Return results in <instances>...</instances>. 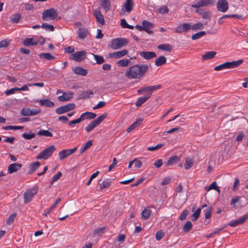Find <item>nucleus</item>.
I'll list each match as a JSON object with an SVG mask.
<instances>
[{
    "label": "nucleus",
    "mask_w": 248,
    "mask_h": 248,
    "mask_svg": "<svg viewBox=\"0 0 248 248\" xmlns=\"http://www.w3.org/2000/svg\"><path fill=\"white\" fill-rule=\"evenodd\" d=\"M93 95V92L92 90H89L86 91L82 92L79 94V98L80 99H85L90 98Z\"/></svg>",
    "instance_id": "473e14b6"
},
{
    "label": "nucleus",
    "mask_w": 248,
    "mask_h": 248,
    "mask_svg": "<svg viewBox=\"0 0 248 248\" xmlns=\"http://www.w3.org/2000/svg\"><path fill=\"white\" fill-rule=\"evenodd\" d=\"M112 182V180L110 178L105 179L102 184H100V189L102 190L108 187Z\"/></svg>",
    "instance_id": "2f4dec72"
},
{
    "label": "nucleus",
    "mask_w": 248,
    "mask_h": 248,
    "mask_svg": "<svg viewBox=\"0 0 248 248\" xmlns=\"http://www.w3.org/2000/svg\"><path fill=\"white\" fill-rule=\"evenodd\" d=\"M62 176V173L61 172L59 171L58 173H57L56 174H55L52 178L51 182V185H52L54 182L59 179Z\"/></svg>",
    "instance_id": "680f3d73"
},
{
    "label": "nucleus",
    "mask_w": 248,
    "mask_h": 248,
    "mask_svg": "<svg viewBox=\"0 0 248 248\" xmlns=\"http://www.w3.org/2000/svg\"><path fill=\"white\" fill-rule=\"evenodd\" d=\"M150 93H148L147 94H150V96L151 95L153 92L155 90H157L160 89L161 88V85L157 84L154 86H150Z\"/></svg>",
    "instance_id": "13d9d810"
},
{
    "label": "nucleus",
    "mask_w": 248,
    "mask_h": 248,
    "mask_svg": "<svg viewBox=\"0 0 248 248\" xmlns=\"http://www.w3.org/2000/svg\"><path fill=\"white\" fill-rule=\"evenodd\" d=\"M31 109L30 108H23L20 111V114L22 116H31Z\"/></svg>",
    "instance_id": "6e6d98bb"
},
{
    "label": "nucleus",
    "mask_w": 248,
    "mask_h": 248,
    "mask_svg": "<svg viewBox=\"0 0 248 248\" xmlns=\"http://www.w3.org/2000/svg\"><path fill=\"white\" fill-rule=\"evenodd\" d=\"M70 155L69 151L67 149H64L60 151L59 153L60 160H62Z\"/></svg>",
    "instance_id": "f704fd0d"
},
{
    "label": "nucleus",
    "mask_w": 248,
    "mask_h": 248,
    "mask_svg": "<svg viewBox=\"0 0 248 248\" xmlns=\"http://www.w3.org/2000/svg\"><path fill=\"white\" fill-rule=\"evenodd\" d=\"M192 227V223L190 221H187L183 227V231L186 232H188Z\"/></svg>",
    "instance_id": "8fccbe9b"
},
{
    "label": "nucleus",
    "mask_w": 248,
    "mask_h": 248,
    "mask_svg": "<svg viewBox=\"0 0 248 248\" xmlns=\"http://www.w3.org/2000/svg\"><path fill=\"white\" fill-rule=\"evenodd\" d=\"M21 17V15L19 13H17L13 15V17L11 18V20L13 23H17L19 22Z\"/></svg>",
    "instance_id": "864d4df0"
},
{
    "label": "nucleus",
    "mask_w": 248,
    "mask_h": 248,
    "mask_svg": "<svg viewBox=\"0 0 248 248\" xmlns=\"http://www.w3.org/2000/svg\"><path fill=\"white\" fill-rule=\"evenodd\" d=\"M248 219V213L235 220L236 221L237 224L239 225L243 224L246 221V220Z\"/></svg>",
    "instance_id": "de8ad7c7"
},
{
    "label": "nucleus",
    "mask_w": 248,
    "mask_h": 248,
    "mask_svg": "<svg viewBox=\"0 0 248 248\" xmlns=\"http://www.w3.org/2000/svg\"><path fill=\"white\" fill-rule=\"evenodd\" d=\"M180 160V157H179L176 155H174L173 156L170 157L168 159L167 161L165 162V165L166 166H173L174 164L178 163Z\"/></svg>",
    "instance_id": "aec40b11"
},
{
    "label": "nucleus",
    "mask_w": 248,
    "mask_h": 248,
    "mask_svg": "<svg viewBox=\"0 0 248 248\" xmlns=\"http://www.w3.org/2000/svg\"><path fill=\"white\" fill-rule=\"evenodd\" d=\"M55 150L56 148L54 145H50L39 154L36 158L37 159L46 160L52 155Z\"/></svg>",
    "instance_id": "39448f33"
},
{
    "label": "nucleus",
    "mask_w": 248,
    "mask_h": 248,
    "mask_svg": "<svg viewBox=\"0 0 248 248\" xmlns=\"http://www.w3.org/2000/svg\"><path fill=\"white\" fill-rule=\"evenodd\" d=\"M92 55H93L96 63L101 64L104 62L105 59L103 56L94 54H92Z\"/></svg>",
    "instance_id": "37998d69"
},
{
    "label": "nucleus",
    "mask_w": 248,
    "mask_h": 248,
    "mask_svg": "<svg viewBox=\"0 0 248 248\" xmlns=\"http://www.w3.org/2000/svg\"><path fill=\"white\" fill-rule=\"evenodd\" d=\"M191 29V23H183L177 26L175 29V32L177 33H182L184 32H187Z\"/></svg>",
    "instance_id": "f8f14e48"
},
{
    "label": "nucleus",
    "mask_w": 248,
    "mask_h": 248,
    "mask_svg": "<svg viewBox=\"0 0 248 248\" xmlns=\"http://www.w3.org/2000/svg\"><path fill=\"white\" fill-rule=\"evenodd\" d=\"M127 39L124 38H117L112 40L109 46L113 49H117L125 46L128 43Z\"/></svg>",
    "instance_id": "20e7f679"
},
{
    "label": "nucleus",
    "mask_w": 248,
    "mask_h": 248,
    "mask_svg": "<svg viewBox=\"0 0 248 248\" xmlns=\"http://www.w3.org/2000/svg\"><path fill=\"white\" fill-rule=\"evenodd\" d=\"M39 136H44L46 137H52L53 136L52 134L49 131L46 130L41 129L40 130L37 134Z\"/></svg>",
    "instance_id": "49530a36"
},
{
    "label": "nucleus",
    "mask_w": 248,
    "mask_h": 248,
    "mask_svg": "<svg viewBox=\"0 0 248 248\" xmlns=\"http://www.w3.org/2000/svg\"><path fill=\"white\" fill-rule=\"evenodd\" d=\"M155 11L161 14H165L169 12V9L167 6L164 5L161 6L159 8H158L155 10Z\"/></svg>",
    "instance_id": "c03bdc74"
},
{
    "label": "nucleus",
    "mask_w": 248,
    "mask_h": 248,
    "mask_svg": "<svg viewBox=\"0 0 248 248\" xmlns=\"http://www.w3.org/2000/svg\"><path fill=\"white\" fill-rule=\"evenodd\" d=\"M218 11L224 13L228 9V3L227 0H218L217 3Z\"/></svg>",
    "instance_id": "ddd939ff"
},
{
    "label": "nucleus",
    "mask_w": 248,
    "mask_h": 248,
    "mask_svg": "<svg viewBox=\"0 0 248 248\" xmlns=\"http://www.w3.org/2000/svg\"><path fill=\"white\" fill-rule=\"evenodd\" d=\"M204 28V25L200 22L197 23L193 25H191V29L194 31L202 30Z\"/></svg>",
    "instance_id": "a18cd8bd"
},
{
    "label": "nucleus",
    "mask_w": 248,
    "mask_h": 248,
    "mask_svg": "<svg viewBox=\"0 0 248 248\" xmlns=\"http://www.w3.org/2000/svg\"><path fill=\"white\" fill-rule=\"evenodd\" d=\"M93 145V140H90L87 141L84 146L81 148L79 150L80 154H81L84 152L87 149L91 147Z\"/></svg>",
    "instance_id": "4c0bfd02"
},
{
    "label": "nucleus",
    "mask_w": 248,
    "mask_h": 248,
    "mask_svg": "<svg viewBox=\"0 0 248 248\" xmlns=\"http://www.w3.org/2000/svg\"><path fill=\"white\" fill-rule=\"evenodd\" d=\"M216 54L217 53L214 51H207L204 54L202 55V60L203 61H206L211 59L215 56Z\"/></svg>",
    "instance_id": "bb28decb"
},
{
    "label": "nucleus",
    "mask_w": 248,
    "mask_h": 248,
    "mask_svg": "<svg viewBox=\"0 0 248 248\" xmlns=\"http://www.w3.org/2000/svg\"><path fill=\"white\" fill-rule=\"evenodd\" d=\"M16 91H18V88L15 87L10 90H6L5 92V94L6 95H9L11 94L14 93Z\"/></svg>",
    "instance_id": "774afa93"
},
{
    "label": "nucleus",
    "mask_w": 248,
    "mask_h": 248,
    "mask_svg": "<svg viewBox=\"0 0 248 248\" xmlns=\"http://www.w3.org/2000/svg\"><path fill=\"white\" fill-rule=\"evenodd\" d=\"M206 34L205 31H199L193 34L191 36V39L193 40H195L200 39L202 37L204 36Z\"/></svg>",
    "instance_id": "ea45409f"
},
{
    "label": "nucleus",
    "mask_w": 248,
    "mask_h": 248,
    "mask_svg": "<svg viewBox=\"0 0 248 248\" xmlns=\"http://www.w3.org/2000/svg\"><path fill=\"white\" fill-rule=\"evenodd\" d=\"M36 134L30 131L28 133H24L22 134V137L26 140H31L35 137Z\"/></svg>",
    "instance_id": "a19ab883"
},
{
    "label": "nucleus",
    "mask_w": 248,
    "mask_h": 248,
    "mask_svg": "<svg viewBox=\"0 0 248 248\" xmlns=\"http://www.w3.org/2000/svg\"><path fill=\"white\" fill-rule=\"evenodd\" d=\"M73 72L79 75L86 76L87 74V70L79 66L75 67L73 68Z\"/></svg>",
    "instance_id": "393cba45"
},
{
    "label": "nucleus",
    "mask_w": 248,
    "mask_h": 248,
    "mask_svg": "<svg viewBox=\"0 0 248 248\" xmlns=\"http://www.w3.org/2000/svg\"><path fill=\"white\" fill-rule=\"evenodd\" d=\"M134 7V2L133 0H126L122 5L121 10V15H124L125 12L129 13L132 10Z\"/></svg>",
    "instance_id": "9d476101"
},
{
    "label": "nucleus",
    "mask_w": 248,
    "mask_h": 248,
    "mask_svg": "<svg viewBox=\"0 0 248 248\" xmlns=\"http://www.w3.org/2000/svg\"><path fill=\"white\" fill-rule=\"evenodd\" d=\"M93 13L97 22L101 25H104L105 24V20L104 16L101 14L100 11L99 9H96L93 11Z\"/></svg>",
    "instance_id": "f3484780"
},
{
    "label": "nucleus",
    "mask_w": 248,
    "mask_h": 248,
    "mask_svg": "<svg viewBox=\"0 0 248 248\" xmlns=\"http://www.w3.org/2000/svg\"><path fill=\"white\" fill-rule=\"evenodd\" d=\"M38 41L34 38H26L24 39L23 44L25 46H36L37 45Z\"/></svg>",
    "instance_id": "6ab92c4d"
},
{
    "label": "nucleus",
    "mask_w": 248,
    "mask_h": 248,
    "mask_svg": "<svg viewBox=\"0 0 248 248\" xmlns=\"http://www.w3.org/2000/svg\"><path fill=\"white\" fill-rule=\"evenodd\" d=\"M40 59H45L48 61L54 60L55 57L49 53H41L38 54Z\"/></svg>",
    "instance_id": "cd10ccee"
},
{
    "label": "nucleus",
    "mask_w": 248,
    "mask_h": 248,
    "mask_svg": "<svg viewBox=\"0 0 248 248\" xmlns=\"http://www.w3.org/2000/svg\"><path fill=\"white\" fill-rule=\"evenodd\" d=\"M78 33L80 39H84L89 33L87 29L80 28L78 30Z\"/></svg>",
    "instance_id": "a878e982"
},
{
    "label": "nucleus",
    "mask_w": 248,
    "mask_h": 248,
    "mask_svg": "<svg viewBox=\"0 0 248 248\" xmlns=\"http://www.w3.org/2000/svg\"><path fill=\"white\" fill-rule=\"evenodd\" d=\"M4 130H19L22 129L23 128V126H13V125H8L6 126H3L2 128Z\"/></svg>",
    "instance_id": "3c124183"
},
{
    "label": "nucleus",
    "mask_w": 248,
    "mask_h": 248,
    "mask_svg": "<svg viewBox=\"0 0 248 248\" xmlns=\"http://www.w3.org/2000/svg\"><path fill=\"white\" fill-rule=\"evenodd\" d=\"M10 41L8 39H4L0 42V48L6 47L9 45Z\"/></svg>",
    "instance_id": "052dcab7"
},
{
    "label": "nucleus",
    "mask_w": 248,
    "mask_h": 248,
    "mask_svg": "<svg viewBox=\"0 0 248 248\" xmlns=\"http://www.w3.org/2000/svg\"><path fill=\"white\" fill-rule=\"evenodd\" d=\"M106 103L105 102L100 101L96 105L93 107V109H96L99 108H102L106 105Z\"/></svg>",
    "instance_id": "69168bd1"
},
{
    "label": "nucleus",
    "mask_w": 248,
    "mask_h": 248,
    "mask_svg": "<svg viewBox=\"0 0 248 248\" xmlns=\"http://www.w3.org/2000/svg\"><path fill=\"white\" fill-rule=\"evenodd\" d=\"M201 208H198L196 210V211L192 214V221H195L197 219L199 218L201 214Z\"/></svg>",
    "instance_id": "4d7b16f0"
},
{
    "label": "nucleus",
    "mask_w": 248,
    "mask_h": 248,
    "mask_svg": "<svg viewBox=\"0 0 248 248\" xmlns=\"http://www.w3.org/2000/svg\"><path fill=\"white\" fill-rule=\"evenodd\" d=\"M192 166H193L192 160L189 157L186 158V162L184 165L185 169L186 170H188V169H190Z\"/></svg>",
    "instance_id": "09e8293b"
},
{
    "label": "nucleus",
    "mask_w": 248,
    "mask_h": 248,
    "mask_svg": "<svg viewBox=\"0 0 248 248\" xmlns=\"http://www.w3.org/2000/svg\"><path fill=\"white\" fill-rule=\"evenodd\" d=\"M39 103L40 106H46L47 107H51L54 105V102L48 99L40 100L39 101Z\"/></svg>",
    "instance_id": "c85d7f7f"
},
{
    "label": "nucleus",
    "mask_w": 248,
    "mask_h": 248,
    "mask_svg": "<svg viewBox=\"0 0 248 248\" xmlns=\"http://www.w3.org/2000/svg\"><path fill=\"white\" fill-rule=\"evenodd\" d=\"M143 121V119L141 118H139L137 119V120L133 123L127 129V132L128 133L131 132L133 130H134L136 127L139 126L142 123Z\"/></svg>",
    "instance_id": "b1692460"
},
{
    "label": "nucleus",
    "mask_w": 248,
    "mask_h": 248,
    "mask_svg": "<svg viewBox=\"0 0 248 248\" xmlns=\"http://www.w3.org/2000/svg\"><path fill=\"white\" fill-rule=\"evenodd\" d=\"M150 97V94H146L143 96L139 97L135 103L137 107L141 106L144 103H145Z\"/></svg>",
    "instance_id": "5701e85b"
},
{
    "label": "nucleus",
    "mask_w": 248,
    "mask_h": 248,
    "mask_svg": "<svg viewBox=\"0 0 248 248\" xmlns=\"http://www.w3.org/2000/svg\"><path fill=\"white\" fill-rule=\"evenodd\" d=\"M16 216V213H13L12 215H11L7 219L6 224L7 225L11 224L14 222Z\"/></svg>",
    "instance_id": "bf43d9fd"
},
{
    "label": "nucleus",
    "mask_w": 248,
    "mask_h": 248,
    "mask_svg": "<svg viewBox=\"0 0 248 248\" xmlns=\"http://www.w3.org/2000/svg\"><path fill=\"white\" fill-rule=\"evenodd\" d=\"M40 165V163L38 161H36L33 163H31L30 165L29 173L31 174L32 172L36 171Z\"/></svg>",
    "instance_id": "c9c22d12"
},
{
    "label": "nucleus",
    "mask_w": 248,
    "mask_h": 248,
    "mask_svg": "<svg viewBox=\"0 0 248 248\" xmlns=\"http://www.w3.org/2000/svg\"><path fill=\"white\" fill-rule=\"evenodd\" d=\"M84 114H85L86 119H93L96 116L95 113L92 112L86 111L84 112Z\"/></svg>",
    "instance_id": "5fc2aeb1"
},
{
    "label": "nucleus",
    "mask_w": 248,
    "mask_h": 248,
    "mask_svg": "<svg viewBox=\"0 0 248 248\" xmlns=\"http://www.w3.org/2000/svg\"><path fill=\"white\" fill-rule=\"evenodd\" d=\"M100 5L106 11H108L110 9V0H101Z\"/></svg>",
    "instance_id": "7c9ffc66"
},
{
    "label": "nucleus",
    "mask_w": 248,
    "mask_h": 248,
    "mask_svg": "<svg viewBox=\"0 0 248 248\" xmlns=\"http://www.w3.org/2000/svg\"><path fill=\"white\" fill-rule=\"evenodd\" d=\"M73 93L71 92L64 93L62 95L58 97V100L61 102L68 101L73 97Z\"/></svg>",
    "instance_id": "4be33fe9"
},
{
    "label": "nucleus",
    "mask_w": 248,
    "mask_h": 248,
    "mask_svg": "<svg viewBox=\"0 0 248 248\" xmlns=\"http://www.w3.org/2000/svg\"><path fill=\"white\" fill-rule=\"evenodd\" d=\"M142 25L143 26V28L144 29L143 31L149 34H151L153 32V31L150 30V29H152L154 27L153 23L145 20L142 21Z\"/></svg>",
    "instance_id": "a211bd4d"
},
{
    "label": "nucleus",
    "mask_w": 248,
    "mask_h": 248,
    "mask_svg": "<svg viewBox=\"0 0 248 248\" xmlns=\"http://www.w3.org/2000/svg\"><path fill=\"white\" fill-rule=\"evenodd\" d=\"M214 2L215 0H199L194 4H192L191 6L198 9L200 7L212 5Z\"/></svg>",
    "instance_id": "9b49d317"
},
{
    "label": "nucleus",
    "mask_w": 248,
    "mask_h": 248,
    "mask_svg": "<svg viewBox=\"0 0 248 248\" xmlns=\"http://www.w3.org/2000/svg\"><path fill=\"white\" fill-rule=\"evenodd\" d=\"M58 16V12L54 8H50L44 11L42 14V19L44 21L55 19Z\"/></svg>",
    "instance_id": "0eeeda50"
},
{
    "label": "nucleus",
    "mask_w": 248,
    "mask_h": 248,
    "mask_svg": "<svg viewBox=\"0 0 248 248\" xmlns=\"http://www.w3.org/2000/svg\"><path fill=\"white\" fill-rule=\"evenodd\" d=\"M61 201V198H58L54 202L49 208V210L51 211H53L56 207V206Z\"/></svg>",
    "instance_id": "e2e57ef3"
},
{
    "label": "nucleus",
    "mask_w": 248,
    "mask_h": 248,
    "mask_svg": "<svg viewBox=\"0 0 248 248\" xmlns=\"http://www.w3.org/2000/svg\"><path fill=\"white\" fill-rule=\"evenodd\" d=\"M151 212L152 211L150 209L145 208L141 213V217L145 219L148 218Z\"/></svg>",
    "instance_id": "58836bf2"
},
{
    "label": "nucleus",
    "mask_w": 248,
    "mask_h": 248,
    "mask_svg": "<svg viewBox=\"0 0 248 248\" xmlns=\"http://www.w3.org/2000/svg\"><path fill=\"white\" fill-rule=\"evenodd\" d=\"M22 165L21 163H14L11 164L8 167L7 171L9 174H12L19 170Z\"/></svg>",
    "instance_id": "2eb2a0df"
},
{
    "label": "nucleus",
    "mask_w": 248,
    "mask_h": 248,
    "mask_svg": "<svg viewBox=\"0 0 248 248\" xmlns=\"http://www.w3.org/2000/svg\"><path fill=\"white\" fill-rule=\"evenodd\" d=\"M188 214V211L187 210H184L181 213V215L180 216L179 219L181 220H184L186 218Z\"/></svg>",
    "instance_id": "338daca9"
},
{
    "label": "nucleus",
    "mask_w": 248,
    "mask_h": 248,
    "mask_svg": "<svg viewBox=\"0 0 248 248\" xmlns=\"http://www.w3.org/2000/svg\"><path fill=\"white\" fill-rule=\"evenodd\" d=\"M117 64H118L119 66L125 67L127 66L129 64H131L132 63L130 60L129 59H123L117 62Z\"/></svg>",
    "instance_id": "e433bc0d"
},
{
    "label": "nucleus",
    "mask_w": 248,
    "mask_h": 248,
    "mask_svg": "<svg viewBox=\"0 0 248 248\" xmlns=\"http://www.w3.org/2000/svg\"><path fill=\"white\" fill-rule=\"evenodd\" d=\"M158 49L170 52L172 50V46L169 44H162L157 46Z\"/></svg>",
    "instance_id": "c756f323"
},
{
    "label": "nucleus",
    "mask_w": 248,
    "mask_h": 248,
    "mask_svg": "<svg viewBox=\"0 0 248 248\" xmlns=\"http://www.w3.org/2000/svg\"><path fill=\"white\" fill-rule=\"evenodd\" d=\"M38 190L37 186H33L26 190L24 193V202L26 204L31 202L33 197L37 194Z\"/></svg>",
    "instance_id": "423d86ee"
},
{
    "label": "nucleus",
    "mask_w": 248,
    "mask_h": 248,
    "mask_svg": "<svg viewBox=\"0 0 248 248\" xmlns=\"http://www.w3.org/2000/svg\"><path fill=\"white\" fill-rule=\"evenodd\" d=\"M108 116L107 113H104L99 116L96 119L93 120L85 128L86 131L89 133L93 130L95 127L99 125Z\"/></svg>",
    "instance_id": "7ed1b4c3"
},
{
    "label": "nucleus",
    "mask_w": 248,
    "mask_h": 248,
    "mask_svg": "<svg viewBox=\"0 0 248 248\" xmlns=\"http://www.w3.org/2000/svg\"><path fill=\"white\" fill-rule=\"evenodd\" d=\"M164 236V233L161 231H157L155 233V239L157 241L160 240Z\"/></svg>",
    "instance_id": "0e129e2a"
},
{
    "label": "nucleus",
    "mask_w": 248,
    "mask_h": 248,
    "mask_svg": "<svg viewBox=\"0 0 248 248\" xmlns=\"http://www.w3.org/2000/svg\"><path fill=\"white\" fill-rule=\"evenodd\" d=\"M141 57L145 60H149L156 57V54L151 51H142L140 52Z\"/></svg>",
    "instance_id": "dca6fc26"
},
{
    "label": "nucleus",
    "mask_w": 248,
    "mask_h": 248,
    "mask_svg": "<svg viewBox=\"0 0 248 248\" xmlns=\"http://www.w3.org/2000/svg\"><path fill=\"white\" fill-rule=\"evenodd\" d=\"M212 211V208L211 206L207 207L205 209H204L203 212L204 213L205 218L206 219H209L211 217Z\"/></svg>",
    "instance_id": "79ce46f5"
},
{
    "label": "nucleus",
    "mask_w": 248,
    "mask_h": 248,
    "mask_svg": "<svg viewBox=\"0 0 248 248\" xmlns=\"http://www.w3.org/2000/svg\"><path fill=\"white\" fill-rule=\"evenodd\" d=\"M148 69L149 67L147 64H134L127 69L124 76L130 79H140L145 74Z\"/></svg>",
    "instance_id": "f257e3e1"
},
{
    "label": "nucleus",
    "mask_w": 248,
    "mask_h": 248,
    "mask_svg": "<svg viewBox=\"0 0 248 248\" xmlns=\"http://www.w3.org/2000/svg\"><path fill=\"white\" fill-rule=\"evenodd\" d=\"M166 58L164 56H159L155 61V64L157 66H160L166 63Z\"/></svg>",
    "instance_id": "72a5a7b5"
},
{
    "label": "nucleus",
    "mask_w": 248,
    "mask_h": 248,
    "mask_svg": "<svg viewBox=\"0 0 248 248\" xmlns=\"http://www.w3.org/2000/svg\"><path fill=\"white\" fill-rule=\"evenodd\" d=\"M195 12L201 15L204 19L209 20L211 18V13L209 11H206L202 9H198Z\"/></svg>",
    "instance_id": "4468645a"
},
{
    "label": "nucleus",
    "mask_w": 248,
    "mask_h": 248,
    "mask_svg": "<svg viewBox=\"0 0 248 248\" xmlns=\"http://www.w3.org/2000/svg\"><path fill=\"white\" fill-rule=\"evenodd\" d=\"M243 62V60H238L236 61L227 62L218 65L214 68L215 71H220L225 69H232L238 67Z\"/></svg>",
    "instance_id": "f03ea898"
},
{
    "label": "nucleus",
    "mask_w": 248,
    "mask_h": 248,
    "mask_svg": "<svg viewBox=\"0 0 248 248\" xmlns=\"http://www.w3.org/2000/svg\"><path fill=\"white\" fill-rule=\"evenodd\" d=\"M87 53L84 50L76 51L72 54L70 56V59L77 62L83 61L86 58Z\"/></svg>",
    "instance_id": "1a4fd4ad"
},
{
    "label": "nucleus",
    "mask_w": 248,
    "mask_h": 248,
    "mask_svg": "<svg viewBox=\"0 0 248 248\" xmlns=\"http://www.w3.org/2000/svg\"><path fill=\"white\" fill-rule=\"evenodd\" d=\"M128 53V51L126 49H124L118 52H115L109 54V57H114L116 59L120 58Z\"/></svg>",
    "instance_id": "412c9836"
},
{
    "label": "nucleus",
    "mask_w": 248,
    "mask_h": 248,
    "mask_svg": "<svg viewBox=\"0 0 248 248\" xmlns=\"http://www.w3.org/2000/svg\"><path fill=\"white\" fill-rule=\"evenodd\" d=\"M76 108V105L74 103H69L67 105L61 106L57 108L55 110L56 113L58 114H62Z\"/></svg>",
    "instance_id": "6e6552de"
},
{
    "label": "nucleus",
    "mask_w": 248,
    "mask_h": 248,
    "mask_svg": "<svg viewBox=\"0 0 248 248\" xmlns=\"http://www.w3.org/2000/svg\"><path fill=\"white\" fill-rule=\"evenodd\" d=\"M41 28L46 30H49L51 31H54V27L52 25H49L46 23H44L41 25Z\"/></svg>",
    "instance_id": "603ef678"
}]
</instances>
